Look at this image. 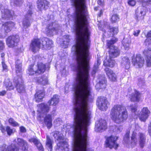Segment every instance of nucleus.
Listing matches in <instances>:
<instances>
[{
  "label": "nucleus",
  "mask_w": 151,
  "mask_h": 151,
  "mask_svg": "<svg viewBox=\"0 0 151 151\" xmlns=\"http://www.w3.org/2000/svg\"><path fill=\"white\" fill-rule=\"evenodd\" d=\"M76 10L73 28L76 35V43L72 51L76 57L77 65L73 68L76 72L73 85L74 106H89L91 97L89 61L90 32L88 27L87 12L85 0H71Z\"/></svg>",
  "instance_id": "nucleus-1"
},
{
  "label": "nucleus",
  "mask_w": 151,
  "mask_h": 151,
  "mask_svg": "<svg viewBox=\"0 0 151 151\" xmlns=\"http://www.w3.org/2000/svg\"><path fill=\"white\" fill-rule=\"evenodd\" d=\"M110 116L115 123L119 124L125 121L128 117V113L125 107L121 105H115L111 109Z\"/></svg>",
  "instance_id": "nucleus-2"
},
{
  "label": "nucleus",
  "mask_w": 151,
  "mask_h": 151,
  "mask_svg": "<svg viewBox=\"0 0 151 151\" xmlns=\"http://www.w3.org/2000/svg\"><path fill=\"white\" fill-rule=\"evenodd\" d=\"M53 45L52 41L47 38L42 40L39 39H33L31 41L30 47L32 51L36 52L41 48L43 49H49Z\"/></svg>",
  "instance_id": "nucleus-3"
},
{
  "label": "nucleus",
  "mask_w": 151,
  "mask_h": 151,
  "mask_svg": "<svg viewBox=\"0 0 151 151\" xmlns=\"http://www.w3.org/2000/svg\"><path fill=\"white\" fill-rule=\"evenodd\" d=\"M16 72L17 76H19V78L16 81H14L15 87L19 93H23L24 91V86L22 82L21 81L22 79L20 76L22 72V62L19 60H17L15 62Z\"/></svg>",
  "instance_id": "nucleus-4"
},
{
  "label": "nucleus",
  "mask_w": 151,
  "mask_h": 151,
  "mask_svg": "<svg viewBox=\"0 0 151 151\" xmlns=\"http://www.w3.org/2000/svg\"><path fill=\"white\" fill-rule=\"evenodd\" d=\"M26 8L27 10V13L22 21L23 31H27L26 29L30 26L31 23L33 22L32 17L33 6L32 3H29Z\"/></svg>",
  "instance_id": "nucleus-5"
},
{
  "label": "nucleus",
  "mask_w": 151,
  "mask_h": 151,
  "mask_svg": "<svg viewBox=\"0 0 151 151\" xmlns=\"http://www.w3.org/2000/svg\"><path fill=\"white\" fill-rule=\"evenodd\" d=\"M117 41V38L113 37L110 40H107V46L109 49V51L110 57H116L119 55V50L117 47L114 46V45Z\"/></svg>",
  "instance_id": "nucleus-6"
},
{
  "label": "nucleus",
  "mask_w": 151,
  "mask_h": 151,
  "mask_svg": "<svg viewBox=\"0 0 151 151\" xmlns=\"http://www.w3.org/2000/svg\"><path fill=\"white\" fill-rule=\"evenodd\" d=\"M118 138V137L112 135L107 137L105 142V147L110 149L114 148L115 149H117L119 145L116 143V141Z\"/></svg>",
  "instance_id": "nucleus-7"
},
{
  "label": "nucleus",
  "mask_w": 151,
  "mask_h": 151,
  "mask_svg": "<svg viewBox=\"0 0 151 151\" xmlns=\"http://www.w3.org/2000/svg\"><path fill=\"white\" fill-rule=\"evenodd\" d=\"M96 105L100 110L106 111L108 108L109 102L106 97L99 96L98 98L96 100Z\"/></svg>",
  "instance_id": "nucleus-8"
},
{
  "label": "nucleus",
  "mask_w": 151,
  "mask_h": 151,
  "mask_svg": "<svg viewBox=\"0 0 151 151\" xmlns=\"http://www.w3.org/2000/svg\"><path fill=\"white\" fill-rule=\"evenodd\" d=\"M132 62L136 68H141L144 64L145 60L139 54L134 55L132 58Z\"/></svg>",
  "instance_id": "nucleus-9"
},
{
  "label": "nucleus",
  "mask_w": 151,
  "mask_h": 151,
  "mask_svg": "<svg viewBox=\"0 0 151 151\" xmlns=\"http://www.w3.org/2000/svg\"><path fill=\"white\" fill-rule=\"evenodd\" d=\"M37 107V112L40 117L43 115H47L49 112L50 109L49 104L43 103L38 104Z\"/></svg>",
  "instance_id": "nucleus-10"
},
{
  "label": "nucleus",
  "mask_w": 151,
  "mask_h": 151,
  "mask_svg": "<svg viewBox=\"0 0 151 151\" xmlns=\"http://www.w3.org/2000/svg\"><path fill=\"white\" fill-rule=\"evenodd\" d=\"M19 41V37L18 35L9 36L6 39V44L8 46L13 47L16 46Z\"/></svg>",
  "instance_id": "nucleus-11"
},
{
  "label": "nucleus",
  "mask_w": 151,
  "mask_h": 151,
  "mask_svg": "<svg viewBox=\"0 0 151 151\" xmlns=\"http://www.w3.org/2000/svg\"><path fill=\"white\" fill-rule=\"evenodd\" d=\"M14 26V23L12 22H5L1 26V31L4 32L5 34H7L12 30Z\"/></svg>",
  "instance_id": "nucleus-12"
},
{
  "label": "nucleus",
  "mask_w": 151,
  "mask_h": 151,
  "mask_svg": "<svg viewBox=\"0 0 151 151\" xmlns=\"http://www.w3.org/2000/svg\"><path fill=\"white\" fill-rule=\"evenodd\" d=\"M150 114V111L148 108L144 107L139 114V118L141 121L145 122L148 117Z\"/></svg>",
  "instance_id": "nucleus-13"
},
{
  "label": "nucleus",
  "mask_w": 151,
  "mask_h": 151,
  "mask_svg": "<svg viewBox=\"0 0 151 151\" xmlns=\"http://www.w3.org/2000/svg\"><path fill=\"white\" fill-rule=\"evenodd\" d=\"M53 24L52 22H51L50 24H48L44 32L47 35L52 36L53 34H56L58 33V30L60 28H55L52 27Z\"/></svg>",
  "instance_id": "nucleus-14"
},
{
  "label": "nucleus",
  "mask_w": 151,
  "mask_h": 151,
  "mask_svg": "<svg viewBox=\"0 0 151 151\" xmlns=\"http://www.w3.org/2000/svg\"><path fill=\"white\" fill-rule=\"evenodd\" d=\"M104 70L109 80L113 82L117 81L116 75L112 70L108 68H106L104 69Z\"/></svg>",
  "instance_id": "nucleus-15"
},
{
  "label": "nucleus",
  "mask_w": 151,
  "mask_h": 151,
  "mask_svg": "<svg viewBox=\"0 0 151 151\" xmlns=\"http://www.w3.org/2000/svg\"><path fill=\"white\" fill-rule=\"evenodd\" d=\"M107 128L106 123L105 120L101 119L96 123V128L98 131L102 132Z\"/></svg>",
  "instance_id": "nucleus-16"
},
{
  "label": "nucleus",
  "mask_w": 151,
  "mask_h": 151,
  "mask_svg": "<svg viewBox=\"0 0 151 151\" xmlns=\"http://www.w3.org/2000/svg\"><path fill=\"white\" fill-rule=\"evenodd\" d=\"M143 53L145 57L147 65L148 67L151 66V49L149 48L145 50Z\"/></svg>",
  "instance_id": "nucleus-17"
},
{
  "label": "nucleus",
  "mask_w": 151,
  "mask_h": 151,
  "mask_svg": "<svg viewBox=\"0 0 151 151\" xmlns=\"http://www.w3.org/2000/svg\"><path fill=\"white\" fill-rule=\"evenodd\" d=\"M19 148L13 144L7 146L3 144L1 148V151H19Z\"/></svg>",
  "instance_id": "nucleus-18"
},
{
  "label": "nucleus",
  "mask_w": 151,
  "mask_h": 151,
  "mask_svg": "<svg viewBox=\"0 0 151 151\" xmlns=\"http://www.w3.org/2000/svg\"><path fill=\"white\" fill-rule=\"evenodd\" d=\"M49 5V2L46 0H38L37 8L40 11L47 9Z\"/></svg>",
  "instance_id": "nucleus-19"
},
{
  "label": "nucleus",
  "mask_w": 151,
  "mask_h": 151,
  "mask_svg": "<svg viewBox=\"0 0 151 151\" xmlns=\"http://www.w3.org/2000/svg\"><path fill=\"white\" fill-rule=\"evenodd\" d=\"M141 95L139 92L136 90H134L132 94L130 95L129 99L132 101L133 102H139L140 100Z\"/></svg>",
  "instance_id": "nucleus-20"
},
{
  "label": "nucleus",
  "mask_w": 151,
  "mask_h": 151,
  "mask_svg": "<svg viewBox=\"0 0 151 151\" xmlns=\"http://www.w3.org/2000/svg\"><path fill=\"white\" fill-rule=\"evenodd\" d=\"M1 12L2 18L5 19L11 18L14 14V12L13 11H10L7 9H1Z\"/></svg>",
  "instance_id": "nucleus-21"
},
{
  "label": "nucleus",
  "mask_w": 151,
  "mask_h": 151,
  "mask_svg": "<svg viewBox=\"0 0 151 151\" xmlns=\"http://www.w3.org/2000/svg\"><path fill=\"white\" fill-rule=\"evenodd\" d=\"M98 83L96 86V87L99 88L103 89L106 86V81L105 78L103 76L98 78Z\"/></svg>",
  "instance_id": "nucleus-22"
},
{
  "label": "nucleus",
  "mask_w": 151,
  "mask_h": 151,
  "mask_svg": "<svg viewBox=\"0 0 151 151\" xmlns=\"http://www.w3.org/2000/svg\"><path fill=\"white\" fill-rule=\"evenodd\" d=\"M45 96V93L43 89L38 91L35 95V101L37 102L42 101Z\"/></svg>",
  "instance_id": "nucleus-23"
},
{
  "label": "nucleus",
  "mask_w": 151,
  "mask_h": 151,
  "mask_svg": "<svg viewBox=\"0 0 151 151\" xmlns=\"http://www.w3.org/2000/svg\"><path fill=\"white\" fill-rule=\"evenodd\" d=\"M44 118V122L47 129H50L52 126V119L51 115L48 114L45 115Z\"/></svg>",
  "instance_id": "nucleus-24"
},
{
  "label": "nucleus",
  "mask_w": 151,
  "mask_h": 151,
  "mask_svg": "<svg viewBox=\"0 0 151 151\" xmlns=\"http://www.w3.org/2000/svg\"><path fill=\"white\" fill-rule=\"evenodd\" d=\"M18 145L22 147L23 151H27L28 148L27 142L23 139L18 138L16 141Z\"/></svg>",
  "instance_id": "nucleus-25"
},
{
  "label": "nucleus",
  "mask_w": 151,
  "mask_h": 151,
  "mask_svg": "<svg viewBox=\"0 0 151 151\" xmlns=\"http://www.w3.org/2000/svg\"><path fill=\"white\" fill-rule=\"evenodd\" d=\"M121 65L122 68L126 69H129L130 67V62L129 58L126 57L122 58L121 61Z\"/></svg>",
  "instance_id": "nucleus-26"
},
{
  "label": "nucleus",
  "mask_w": 151,
  "mask_h": 151,
  "mask_svg": "<svg viewBox=\"0 0 151 151\" xmlns=\"http://www.w3.org/2000/svg\"><path fill=\"white\" fill-rule=\"evenodd\" d=\"M131 42L130 37L128 35L127 37H124L122 41V44L126 50H128L129 49V44Z\"/></svg>",
  "instance_id": "nucleus-27"
},
{
  "label": "nucleus",
  "mask_w": 151,
  "mask_h": 151,
  "mask_svg": "<svg viewBox=\"0 0 151 151\" xmlns=\"http://www.w3.org/2000/svg\"><path fill=\"white\" fill-rule=\"evenodd\" d=\"M29 141L31 142H33L36 146L39 151H44V148L42 144L37 139L32 138L29 139Z\"/></svg>",
  "instance_id": "nucleus-28"
},
{
  "label": "nucleus",
  "mask_w": 151,
  "mask_h": 151,
  "mask_svg": "<svg viewBox=\"0 0 151 151\" xmlns=\"http://www.w3.org/2000/svg\"><path fill=\"white\" fill-rule=\"evenodd\" d=\"M59 99L58 96L57 95H54L51 99L49 100L47 102L49 106H56L59 103Z\"/></svg>",
  "instance_id": "nucleus-29"
},
{
  "label": "nucleus",
  "mask_w": 151,
  "mask_h": 151,
  "mask_svg": "<svg viewBox=\"0 0 151 151\" xmlns=\"http://www.w3.org/2000/svg\"><path fill=\"white\" fill-rule=\"evenodd\" d=\"M57 145L59 147V149L60 150H61L62 151H68V144L67 142L65 141L60 142Z\"/></svg>",
  "instance_id": "nucleus-30"
},
{
  "label": "nucleus",
  "mask_w": 151,
  "mask_h": 151,
  "mask_svg": "<svg viewBox=\"0 0 151 151\" xmlns=\"http://www.w3.org/2000/svg\"><path fill=\"white\" fill-rule=\"evenodd\" d=\"M52 134L54 137L55 139L56 140L60 142V141L63 140L64 137L63 134L58 131H55L53 132ZM61 142H62L61 141Z\"/></svg>",
  "instance_id": "nucleus-31"
},
{
  "label": "nucleus",
  "mask_w": 151,
  "mask_h": 151,
  "mask_svg": "<svg viewBox=\"0 0 151 151\" xmlns=\"http://www.w3.org/2000/svg\"><path fill=\"white\" fill-rule=\"evenodd\" d=\"M37 74H40L44 72L45 70V65L41 63H38L36 67Z\"/></svg>",
  "instance_id": "nucleus-32"
},
{
  "label": "nucleus",
  "mask_w": 151,
  "mask_h": 151,
  "mask_svg": "<svg viewBox=\"0 0 151 151\" xmlns=\"http://www.w3.org/2000/svg\"><path fill=\"white\" fill-rule=\"evenodd\" d=\"M36 79V81L43 85L48 84V82L47 77L46 76H44L41 77H39L37 79V78H36V79H35V80Z\"/></svg>",
  "instance_id": "nucleus-33"
},
{
  "label": "nucleus",
  "mask_w": 151,
  "mask_h": 151,
  "mask_svg": "<svg viewBox=\"0 0 151 151\" xmlns=\"http://www.w3.org/2000/svg\"><path fill=\"white\" fill-rule=\"evenodd\" d=\"M139 9L138 8L136 11V19L138 21L143 19L144 18L143 11L142 10L139 11Z\"/></svg>",
  "instance_id": "nucleus-34"
},
{
  "label": "nucleus",
  "mask_w": 151,
  "mask_h": 151,
  "mask_svg": "<svg viewBox=\"0 0 151 151\" xmlns=\"http://www.w3.org/2000/svg\"><path fill=\"white\" fill-rule=\"evenodd\" d=\"M36 67V65L35 66L34 65H29L27 73L30 75L37 73Z\"/></svg>",
  "instance_id": "nucleus-35"
},
{
  "label": "nucleus",
  "mask_w": 151,
  "mask_h": 151,
  "mask_svg": "<svg viewBox=\"0 0 151 151\" xmlns=\"http://www.w3.org/2000/svg\"><path fill=\"white\" fill-rule=\"evenodd\" d=\"M63 41L61 44V45L63 48H65L68 47L70 40V36L68 35L65 36L63 37Z\"/></svg>",
  "instance_id": "nucleus-36"
},
{
  "label": "nucleus",
  "mask_w": 151,
  "mask_h": 151,
  "mask_svg": "<svg viewBox=\"0 0 151 151\" xmlns=\"http://www.w3.org/2000/svg\"><path fill=\"white\" fill-rule=\"evenodd\" d=\"M53 141L50 139L48 136H47L46 141V147L49 151H52V143Z\"/></svg>",
  "instance_id": "nucleus-37"
},
{
  "label": "nucleus",
  "mask_w": 151,
  "mask_h": 151,
  "mask_svg": "<svg viewBox=\"0 0 151 151\" xmlns=\"http://www.w3.org/2000/svg\"><path fill=\"white\" fill-rule=\"evenodd\" d=\"M139 138V143L141 147L143 148L145 143L146 138L145 135L141 133L138 134Z\"/></svg>",
  "instance_id": "nucleus-38"
},
{
  "label": "nucleus",
  "mask_w": 151,
  "mask_h": 151,
  "mask_svg": "<svg viewBox=\"0 0 151 151\" xmlns=\"http://www.w3.org/2000/svg\"><path fill=\"white\" fill-rule=\"evenodd\" d=\"M115 64V61L110 58L108 60H105L104 62V65L105 66H109L111 68L113 67Z\"/></svg>",
  "instance_id": "nucleus-39"
},
{
  "label": "nucleus",
  "mask_w": 151,
  "mask_h": 151,
  "mask_svg": "<svg viewBox=\"0 0 151 151\" xmlns=\"http://www.w3.org/2000/svg\"><path fill=\"white\" fill-rule=\"evenodd\" d=\"M131 139V145L134 147L137 144L138 142L137 138V134L135 132H133Z\"/></svg>",
  "instance_id": "nucleus-40"
},
{
  "label": "nucleus",
  "mask_w": 151,
  "mask_h": 151,
  "mask_svg": "<svg viewBox=\"0 0 151 151\" xmlns=\"http://www.w3.org/2000/svg\"><path fill=\"white\" fill-rule=\"evenodd\" d=\"M118 32V27H109V37H113L114 35L116 34Z\"/></svg>",
  "instance_id": "nucleus-41"
},
{
  "label": "nucleus",
  "mask_w": 151,
  "mask_h": 151,
  "mask_svg": "<svg viewBox=\"0 0 151 151\" xmlns=\"http://www.w3.org/2000/svg\"><path fill=\"white\" fill-rule=\"evenodd\" d=\"M100 64L101 61L98 59L97 60V63L95 64L91 72V74L93 76L96 72L98 68V66Z\"/></svg>",
  "instance_id": "nucleus-42"
},
{
  "label": "nucleus",
  "mask_w": 151,
  "mask_h": 151,
  "mask_svg": "<svg viewBox=\"0 0 151 151\" xmlns=\"http://www.w3.org/2000/svg\"><path fill=\"white\" fill-rule=\"evenodd\" d=\"M23 2L24 0H14L11 1V4L12 6H20Z\"/></svg>",
  "instance_id": "nucleus-43"
},
{
  "label": "nucleus",
  "mask_w": 151,
  "mask_h": 151,
  "mask_svg": "<svg viewBox=\"0 0 151 151\" xmlns=\"http://www.w3.org/2000/svg\"><path fill=\"white\" fill-rule=\"evenodd\" d=\"M119 15L116 14H114L111 16V21L113 23H116L119 19Z\"/></svg>",
  "instance_id": "nucleus-44"
},
{
  "label": "nucleus",
  "mask_w": 151,
  "mask_h": 151,
  "mask_svg": "<svg viewBox=\"0 0 151 151\" xmlns=\"http://www.w3.org/2000/svg\"><path fill=\"white\" fill-rule=\"evenodd\" d=\"M8 122L11 125L14 127H18L19 125V124L15 121L12 118H10L9 119Z\"/></svg>",
  "instance_id": "nucleus-45"
},
{
  "label": "nucleus",
  "mask_w": 151,
  "mask_h": 151,
  "mask_svg": "<svg viewBox=\"0 0 151 151\" xmlns=\"http://www.w3.org/2000/svg\"><path fill=\"white\" fill-rule=\"evenodd\" d=\"M4 83L7 90H11L14 89V87L11 81H5Z\"/></svg>",
  "instance_id": "nucleus-46"
},
{
  "label": "nucleus",
  "mask_w": 151,
  "mask_h": 151,
  "mask_svg": "<svg viewBox=\"0 0 151 151\" xmlns=\"http://www.w3.org/2000/svg\"><path fill=\"white\" fill-rule=\"evenodd\" d=\"M54 123L55 125L57 127L62 124L63 123L61 119L60 118H58L54 120Z\"/></svg>",
  "instance_id": "nucleus-47"
},
{
  "label": "nucleus",
  "mask_w": 151,
  "mask_h": 151,
  "mask_svg": "<svg viewBox=\"0 0 151 151\" xmlns=\"http://www.w3.org/2000/svg\"><path fill=\"white\" fill-rule=\"evenodd\" d=\"M137 105L135 104H134L133 105L132 104L128 106L129 109L132 113H135L136 112L137 110Z\"/></svg>",
  "instance_id": "nucleus-48"
},
{
  "label": "nucleus",
  "mask_w": 151,
  "mask_h": 151,
  "mask_svg": "<svg viewBox=\"0 0 151 151\" xmlns=\"http://www.w3.org/2000/svg\"><path fill=\"white\" fill-rule=\"evenodd\" d=\"M6 131L8 135L9 136H10L13 133V129H11L9 126H7L6 127Z\"/></svg>",
  "instance_id": "nucleus-49"
},
{
  "label": "nucleus",
  "mask_w": 151,
  "mask_h": 151,
  "mask_svg": "<svg viewBox=\"0 0 151 151\" xmlns=\"http://www.w3.org/2000/svg\"><path fill=\"white\" fill-rule=\"evenodd\" d=\"M129 134L130 132L129 131H128L127 132L124 137V140L126 143H127L129 139Z\"/></svg>",
  "instance_id": "nucleus-50"
},
{
  "label": "nucleus",
  "mask_w": 151,
  "mask_h": 151,
  "mask_svg": "<svg viewBox=\"0 0 151 151\" xmlns=\"http://www.w3.org/2000/svg\"><path fill=\"white\" fill-rule=\"evenodd\" d=\"M1 64L3 70L6 72L8 70V67L6 64L5 61H4V60H3V61L1 62Z\"/></svg>",
  "instance_id": "nucleus-51"
},
{
  "label": "nucleus",
  "mask_w": 151,
  "mask_h": 151,
  "mask_svg": "<svg viewBox=\"0 0 151 151\" xmlns=\"http://www.w3.org/2000/svg\"><path fill=\"white\" fill-rule=\"evenodd\" d=\"M145 43L146 45H149L151 44V39L150 38H147L145 40Z\"/></svg>",
  "instance_id": "nucleus-52"
},
{
  "label": "nucleus",
  "mask_w": 151,
  "mask_h": 151,
  "mask_svg": "<svg viewBox=\"0 0 151 151\" xmlns=\"http://www.w3.org/2000/svg\"><path fill=\"white\" fill-rule=\"evenodd\" d=\"M128 4L130 5L133 6L136 4V1L135 0H129L128 2Z\"/></svg>",
  "instance_id": "nucleus-53"
},
{
  "label": "nucleus",
  "mask_w": 151,
  "mask_h": 151,
  "mask_svg": "<svg viewBox=\"0 0 151 151\" xmlns=\"http://www.w3.org/2000/svg\"><path fill=\"white\" fill-rule=\"evenodd\" d=\"M140 32V30H136L134 31L133 34L134 36L137 37L138 36Z\"/></svg>",
  "instance_id": "nucleus-54"
},
{
  "label": "nucleus",
  "mask_w": 151,
  "mask_h": 151,
  "mask_svg": "<svg viewBox=\"0 0 151 151\" xmlns=\"http://www.w3.org/2000/svg\"><path fill=\"white\" fill-rule=\"evenodd\" d=\"M4 44L2 41H0V51L2 50L4 47Z\"/></svg>",
  "instance_id": "nucleus-55"
},
{
  "label": "nucleus",
  "mask_w": 151,
  "mask_h": 151,
  "mask_svg": "<svg viewBox=\"0 0 151 151\" xmlns=\"http://www.w3.org/2000/svg\"><path fill=\"white\" fill-rule=\"evenodd\" d=\"M0 129L3 133H5L6 129H5L4 127L2 125H1L0 126Z\"/></svg>",
  "instance_id": "nucleus-56"
},
{
  "label": "nucleus",
  "mask_w": 151,
  "mask_h": 151,
  "mask_svg": "<svg viewBox=\"0 0 151 151\" xmlns=\"http://www.w3.org/2000/svg\"><path fill=\"white\" fill-rule=\"evenodd\" d=\"M20 130L21 132H25L26 131L25 128L23 126H21L20 127Z\"/></svg>",
  "instance_id": "nucleus-57"
},
{
  "label": "nucleus",
  "mask_w": 151,
  "mask_h": 151,
  "mask_svg": "<svg viewBox=\"0 0 151 151\" xmlns=\"http://www.w3.org/2000/svg\"><path fill=\"white\" fill-rule=\"evenodd\" d=\"M98 3L99 5H103L104 4L103 0H98Z\"/></svg>",
  "instance_id": "nucleus-58"
},
{
  "label": "nucleus",
  "mask_w": 151,
  "mask_h": 151,
  "mask_svg": "<svg viewBox=\"0 0 151 151\" xmlns=\"http://www.w3.org/2000/svg\"><path fill=\"white\" fill-rule=\"evenodd\" d=\"M148 132L150 136L151 137V122L150 123L148 127Z\"/></svg>",
  "instance_id": "nucleus-59"
},
{
  "label": "nucleus",
  "mask_w": 151,
  "mask_h": 151,
  "mask_svg": "<svg viewBox=\"0 0 151 151\" xmlns=\"http://www.w3.org/2000/svg\"><path fill=\"white\" fill-rule=\"evenodd\" d=\"M6 92L5 91H3L1 92H0V96H4L6 93Z\"/></svg>",
  "instance_id": "nucleus-60"
},
{
  "label": "nucleus",
  "mask_w": 151,
  "mask_h": 151,
  "mask_svg": "<svg viewBox=\"0 0 151 151\" xmlns=\"http://www.w3.org/2000/svg\"><path fill=\"white\" fill-rule=\"evenodd\" d=\"M116 129H117V132H121L122 129V127H116Z\"/></svg>",
  "instance_id": "nucleus-61"
},
{
  "label": "nucleus",
  "mask_w": 151,
  "mask_h": 151,
  "mask_svg": "<svg viewBox=\"0 0 151 151\" xmlns=\"http://www.w3.org/2000/svg\"><path fill=\"white\" fill-rule=\"evenodd\" d=\"M1 58L2 61H3V60L4 61V54L3 53H1Z\"/></svg>",
  "instance_id": "nucleus-62"
},
{
  "label": "nucleus",
  "mask_w": 151,
  "mask_h": 151,
  "mask_svg": "<svg viewBox=\"0 0 151 151\" xmlns=\"http://www.w3.org/2000/svg\"><path fill=\"white\" fill-rule=\"evenodd\" d=\"M147 36L148 37H151V31L148 32L147 35Z\"/></svg>",
  "instance_id": "nucleus-63"
},
{
  "label": "nucleus",
  "mask_w": 151,
  "mask_h": 151,
  "mask_svg": "<svg viewBox=\"0 0 151 151\" xmlns=\"http://www.w3.org/2000/svg\"><path fill=\"white\" fill-rule=\"evenodd\" d=\"M147 4H151V0H148L146 1Z\"/></svg>",
  "instance_id": "nucleus-64"
}]
</instances>
